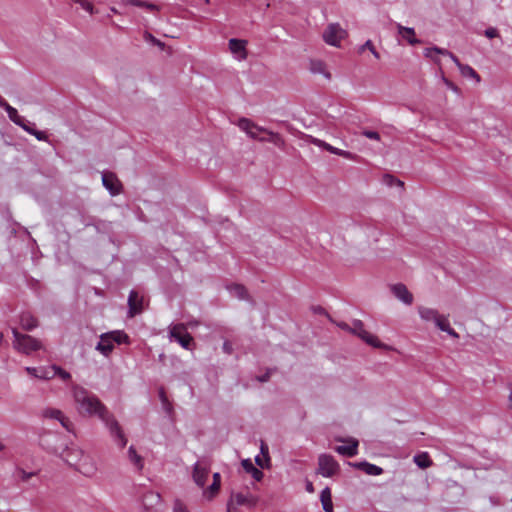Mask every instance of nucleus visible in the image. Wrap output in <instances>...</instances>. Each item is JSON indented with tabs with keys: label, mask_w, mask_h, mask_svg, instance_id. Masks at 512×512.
<instances>
[{
	"label": "nucleus",
	"mask_w": 512,
	"mask_h": 512,
	"mask_svg": "<svg viewBox=\"0 0 512 512\" xmlns=\"http://www.w3.org/2000/svg\"><path fill=\"white\" fill-rule=\"evenodd\" d=\"M484 35L489 38V39H492V38H496V37H499V32L496 28L494 27H489L487 28L485 31H484Z\"/></svg>",
	"instance_id": "nucleus-44"
},
{
	"label": "nucleus",
	"mask_w": 512,
	"mask_h": 512,
	"mask_svg": "<svg viewBox=\"0 0 512 512\" xmlns=\"http://www.w3.org/2000/svg\"><path fill=\"white\" fill-rule=\"evenodd\" d=\"M362 134H363L365 137L369 138V139L377 140V141H379V140H380V134H379L378 132H376V131L364 130V131L362 132Z\"/></svg>",
	"instance_id": "nucleus-45"
},
{
	"label": "nucleus",
	"mask_w": 512,
	"mask_h": 512,
	"mask_svg": "<svg viewBox=\"0 0 512 512\" xmlns=\"http://www.w3.org/2000/svg\"><path fill=\"white\" fill-rule=\"evenodd\" d=\"M398 34H400L410 45H416L420 43V40L415 37L414 28L404 27L401 24L396 25Z\"/></svg>",
	"instance_id": "nucleus-22"
},
{
	"label": "nucleus",
	"mask_w": 512,
	"mask_h": 512,
	"mask_svg": "<svg viewBox=\"0 0 512 512\" xmlns=\"http://www.w3.org/2000/svg\"><path fill=\"white\" fill-rule=\"evenodd\" d=\"M24 131H26L29 134H33V131L35 130L34 124H31L26 119L22 122V125H19Z\"/></svg>",
	"instance_id": "nucleus-46"
},
{
	"label": "nucleus",
	"mask_w": 512,
	"mask_h": 512,
	"mask_svg": "<svg viewBox=\"0 0 512 512\" xmlns=\"http://www.w3.org/2000/svg\"><path fill=\"white\" fill-rule=\"evenodd\" d=\"M245 45L246 41L244 40L235 38L229 40V49L231 50V52L234 54L243 53V58L246 57Z\"/></svg>",
	"instance_id": "nucleus-30"
},
{
	"label": "nucleus",
	"mask_w": 512,
	"mask_h": 512,
	"mask_svg": "<svg viewBox=\"0 0 512 512\" xmlns=\"http://www.w3.org/2000/svg\"><path fill=\"white\" fill-rule=\"evenodd\" d=\"M346 36V31L339 24H330L323 33L324 41L332 46L338 47L340 41Z\"/></svg>",
	"instance_id": "nucleus-9"
},
{
	"label": "nucleus",
	"mask_w": 512,
	"mask_h": 512,
	"mask_svg": "<svg viewBox=\"0 0 512 512\" xmlns=\"http://www.w3.org/2000/svg\"><path fill=\"white\" fill-rule=\"evenodd\" d=\"M417 310H418L420 318L427 322H429V321L435 322V320L437 319V317L439 315V312L433 308L419 306L417 308Z\"/></svg>",
	"instance_id": "nucleus-24"
},
{
	"label": "nucleus",
	"mask_w": 512,
	"mask_h": 512,
	"mask_svg": "<svg viewBox=\"0 0 512 512\" xmlns=\"http://www.w3.org/2000/svg\"><path fill=\"white\" fill-rule=\"evenodd\" d=\"M77 3L90 14H94L93 4L89 0H80Z\"/></svg>",
	"instance_id": "nucleus-43"
},
{
	"label": "nucleus",
	"mask_w": 512,
	"mask_h": 512,
	"mask_svg": "<svg viewBox=\"0 0 512 512\" xmlns=\"http://www.w3.org/2000/svg\"><path fill=\"white\" fill-rule=\"evenodd\" d=\"M390 289L393 295L406 305H411L413 303L414 297L412 293L408 290L406 285L402 283H397L391 285Z\"/></svg>",
	"instance_id": "nucleus-12"
},
{
	"label": "nucleus",
	"mask_w": 512,
	"mask_h": 512,
	"mask_svg": "<svg viewBox=\"0 0 512 512\" xmlns=\"http://www.w3.org/2000/svg\"><path fill=\"white\" fill-rule=\"evenodd\" d=\"M213 482L217 483V484H221V477H220L219 473H214L213 474Z\"/></svg>",
	"instance_id": "nucleus-62"
},
{
	"label": "nucleus",
	"mask_w": 512,
	"mask_h": 512,
	"mask_svg": "<svg viewBox=\"0 0 512 512\" xmlns=\"http://www.w3.org/2000/svg\"><path fill=\"white\" fill-rule=\"evenodd\" d=\"M434 49H435V47H432V48H426V49L424 50V55H425V57H427V58H431L433 61L438 62V60H437L436 58H434V57H433V53H435Z\"/></svg>",
	"instance_id": "nucleus-53"
},
{
	"label": "nucleus",
	"mask_w": 512,
	"mask_h": 512,
	"mask_svg": "<svg viewBox=\"0 0 512 512\" xmlns=\"http://www.w3.org/2000/svg\"><path fill=\"white\" fill-rule=\"evenodd\" d=\"M242 467L245 472L251 474L254 480L261 481L264 474L261 470L256 468L250 459H245L242 461Z\"/></svg>",
	"instance_id": "nucleus-23"
},
{
	"label": "nucleus",
	"mask_w": 512,
	"mask_h": 512,
	"mask_svg": "<svg viewBox=\"0 0 512 512\" xmlns=\"http://www.w3.org/2000/svg\"><path fill=\"white\" fill-rule=\"evenodd\" d=\"M125 3L133 5V6H137V7L146 8V9H149L151 11H154V10L158 11L159 10L157 5H155L153 3H149V2L143 1V0H125Z\"/></svg>",
	"instance_id": "nucleus-36"
},
{
	"label": "nucleus",
	"mask_w": 512,
	"mask_h": 512,
	"mask_svg": "<svg viewBox=\"0 0 512 512\" xmlns=\"http://www.w3.org/2000/svg\"><path fill=\"white\" fill-rule=\"evenodd\" d=\"M413 461L421 469L429 468L433 464L427 452H422L415 455Z\"/></svg>",
	"instance_id": "nucleus-28"
},
{
	"label": "nucleus",
	"mask_w": 512,
	"mask_h": 512,
	"mask_svg": "<svg viewBox=\"0 0 512 512\" xmlns=\"http://www.w3.org/2000/svg\"><path fill=\"white\" fill-rule=\"evenodd\" d=\"M26 372L38 379L41 380H50L55 377V373L51 369V366L49 367H26Z\"/></svg>",
	"instance_id": "nucleus-16"
},
{
	"label": "nucleus",
	"mask_w": 512,
	"mask_h": 512,
	"mask_svg": "<svg viewBox=\"0 0 512 512\" xmlns=\"http://www.w3.org/2000/svg\"><path fill=\"white\" fill-rule=\"evenodd\" d=\"M72 395L80 415L98 416L109 428L112 437L120 447L123 448L126 445L127 439L118 421L109 413L108 409L96 395L78 385L72 387Z\"/></svg>",
	"instance_id": "nucleus-1"
},
{
	"label": "nucleus",
	"mask_w": 512,
	"mask_h": 512,
	"mask_svg": "<svg viewBox=\"0 0 512 512\" xmlns=\"http://www.w3.org/2000/svg\"><path fill=\"white\" fill-rule=\"evenodd\" d=\"M40 446L47 452L61 457L67 446L64 438L55 432H45L39 438Z\"/></svg>",
	"instance_id": "nucleus-4"
},
{
	"label": "nucleus",
	"mask_w": 512,
	"mask_h": 512,
	"mask_svg": "<svg viewBox=\"0 0 512 512\" xmlns=\"http://www.w3.org/2000/svg\"><path fill=\"white\" fill-rule=\"evenodd\" d=\"M434 323L441 331L444 332L450 327L448 318L445 315L439 314Z\"/></svg>",
	"instance_id": "nucleus-37"
},
{
	"label": "nucleus",
	"mask_w": 512,
	"mask_h": 512,
	"mask_svg": "<svg viewBox=\"0 0 512 512\" xmlns=\"http://www.w3.org/2000/svg\"><path fill=\"white\" fill-rule=\"evenodd\" d=\"M320 500L325 512H333V503L329 487H326L321 491Z\"/></svg>",
	"instance_id": "nucleus-25"
},
{
	"label": "nucleus",
	"mask_w": 512,
	"mask_h": 512,
	"mask_svg": "<svg viewBox=\"0 0 512 512\" xmlns=\"http://www.w3.org/2000/svg\"><path fill=\"white\" fill-rule=\"evenodd\" d=\"M449 57L452 59V61L457 65L458 68L462 65V63L459 61L458 57L455 56L452 52H450Z\"/></svg>",
	"instance_id": "nucleus-61"
},
{
	"label": "nucleus",
	"mask_w": 512,
	"mask_h": 512,
	"mask_svg": "<svg viewBox=\"0 0 512 512\" xmlns=\"http://www.w3.org/2000/svg\"><path fill=\"white\" fill-rule=\"evenodd\" d=\"M310 142H311L312 144H315V145H317V146L321 147V148L324 146V141H322V140H320V139H317V138H314V137H312V136H310Z\"/></svg>",
	"instance_id": "nucleus-58"
},
{
	"label": "nucleus",
	"mask_w": 512,
	"mask_h": 512,
	"mask_svg": "<svg viewBox=\"0 0 512 512\" xmlns=\"http://www.w3.org/2000/svg\"><path fill=\"white\" fill-rule=\"evenodd\" d=\"M6 112L8 114L9 119L12 122H14L18 126L22 125V122L25 120V118L20 116L18 114V111L14 107H12V106L6 107Z\"/></svg>",
	"instance_id": "nucleus-34"
},
{
	"label": "nucleus",
	"mask_w": 512,
	"mask_h": 512,
	"mask_svg": "<svg viewBox=\"0 0 512 512\" xmlns=\"http://www.w3.org/2000/svg\"><path fill=\"white\" fill-rule=\"evenodd\" d=\"M128 457L130 461L138 468L142 469L143 467V459L140 455L137 454L135 448L130 446L128 449Z\"/></svg>",
	"instance_id": "nucleus-33"
},
{
	"label": "nucleus",
	"mask_w": 512,
	"mask_h": 512,
	"mask_svg": "<svg viewBox=\"0 0 512 512\" xmlns=\"http://www.w3.org/2000/svg\"><path fill=\"white\" fill-rule=\"evenodd\" d=\"M12 334L14 337L13 347L23 354L29 355L43 348L40 340L28 334L20 333L17 328H12Z\"/></svg>",
	"instance_id": "nucleus-3"
},
{
	"label": "nucleus",
	"mask_w": 512,
	"mask_h": 512,
	"mask_svg": "<svg viewBox=\"0 0 512 512\" xmlns=\"http://www.w3.org/2000/svg\"><path fill=\"white\" fill-rule=\"evenodd\" d=\"M365 49H368V51H370L373 56L376 58V59H380V54L378 53V51L375 49L373 43L371 40H367L360 48H359V53H362Z\"/></svg>",
	"instance_id": "nucleus-40"
},
{
	"label": "nucleus",
	"mask_w": 512,
	"mask_h": 512,
	"mask_svg": "<svg viewBox=\"0 0 512 512\" xmlns=\"http://www.w3.org/2000/svg\"><path fill=\"white\" fill-rule=\"evenodd\" d=\"M19 323L21 328L26 331H32L39 325L38 319L27 311L19 315Z\"/></svg>",
	"instance_id": "nucleus-17"
},
{
	"label": "nucleus",
	"mask_w": 512,
	"mask_h": 512,
	"mask_svg": "<svg viewBox=\"0 0 512 512\" xmlns=\"http://www.w3.org/2000/svg\"><path fill=\"white\" fill-rule=\"evenodd\" d=\"M159 395H160V399L163 403H166L167 402V398H166V395H165V392L163 389L160 390L159 392Z\"/></svg>",
	"instance_id": "nucleus-63"
},
{
	"label": "nucleus",
	"mask_w": 512,
	"mask_h": 512,
	"mask_svg": "<svg viewBox=\"0 0 512 512\" xmlns=\"http://www.w3.org/2000/svg\"><path fill=\"white\" fill-rule=\"evenodd\" d=\"M310 70L314 74H323L325 78L331 79V74L326 71L325 63L320 60H311Z\"/></svg>",
	"instance_id": "nucleus-27"
},
{
	"label": "nucleus",
	"mask_w": 512,
	"mask_h": 512,
	"mask_svg": "<svg viewBox=\"0 0 512 512\" xmlns=\"http://www.w3.org/2000/svg\"><path fill=\"white\" fill-rule=\"evenodd\" d=\"M385 178L389 180L388 181L389 185H391L393 182H395L398 186H401V187L404 186V183L401 180L395 179L392 175H386Z\"/></svg>",
	"instance_id": "nucleus-54"
},
{
	"label": "nucleus",
	"mask_w": 512,
	"mask_h": 512,
	"mask_svg": "<svg viewBox=\"0 0 512 512\" xmlns=\"http://www.w3.org/2000/svg\"><path fill=\"white\" fill-rule=\"evenodd\" d=\"M238 126L241 130L245 131L248 136L254 140H259L261 142L266 141L265 137H261L260 133H266L267 129L258 126L254 122H252L248 118H240L238 120Z\"/></svg>",
	"instance_id": "nucleus-8"
},
{
	"label": "nucleus",
	"mask_w": 512,
	"mask_h": 512,
	"mask_svg": "<svg viewBox=\"0 0 512 512\" xmlns=\"http://www.w3.org/2000/svg\"><path fill=\"white\" fill-rule=\"evenodd\" d=\"M227 512H238V506L235 505L230 500H228V502H227Z\"/></svg>",
	"instance_id": "nucleus-56"
},
{
	"label": "nucleus",
	"mask_w": 512,
	"mask_h": 512,
	"mask_svg": "<svg viewBox=\"0 0 512 512\" xmlns=\"http://www.w3.org/2000/svg\"><path fill=\"white\" fill-rule=\"evenodd\" d=\"M322 148L332 154L342 156L347 159L355 158V155L352 154L351 152L335 148V147L331 146L330 144L326 143L325 141H324V146Z\"/></svg>",
	"instance_id": "nucleus-31"
},
{
	"label": "nucleus",
	"mask_w": 512,
	"mask_h": 512,
	"mask_svg": "<svg viewBox=\"0 0 512 512\" xmlns=\"http://www.w3.org/2000/svg\"><path fill=\"white\" fill-rule=\"evenodd\" d=\"M51 369L55 373V376L60 377L63 381H68L71 379V374L66 370L62 369L61 367L57 365H52Z\"/></svg>",
	"instance_id": "nucleus-38"
},
{
	"label": "nucleus",
	"mask_w": 512,
	"mask_h": 512,
	"mask_svg": "<svg viewBox=\"0 0 512 512\" xmlns=\"http://www.w3.org/2000/svg\"><path fill=\"white\" fill-rule=\"evenodd\" d=\"M220 484L212 482V484L208 487L207 490L204 491V496L211 500L215 497V495L219 492Z\"/></svg>",
	"instance_id": "nucleus-39"
},
{
	"label": "nucleus",
	"mask_w": 512,
	"mask_h": 512,
	"mask_svg": "<svg viewBox=\"0 0 512 512\" xmlns=\"http://www.w3.org/2000/svg\"><path fill=\"white\" fill-rule=\"evenodd\" d=\"M434 51L437 54H441V55H445V56H449V54H450V51H448L447 49L439 48V47H436V46H435Z\"/></svg>",
	"instance_id": "nucleus-57"
},
{
	"label": "nucleus",
	"mask_w": 512,
	"mask_h": 512,
	"mask_svg": "<svg viewBox=\"0 0 512 512\" xmlns=\"http://www.w3.org/2000/svg\"><path fill=\"white\" fill-rule=\"evenodd\" d=\"M169 337L187 350H190L194 344L193 337L187 332V327L183 323L170 325Z\"/></svg>",
	"instance_id": "nucleus-5"
},
{
	"label": "nucleus",
	"mask_w": 512,
	"mask_h": 512,
	"mask_svg": "<svg viewBox=\"0 0 512 512\" xmlns=\"http://www.w3.org/2000/svg\"><path fill=\"white\" fill-rule=\"evenodd\" d=\"M209 476V469L203 467L199 462L194 465L193 479L199 487H204Z\"/></svg>",
	"instance_id": "nucleus-18"
},
{
	"label": "nucleus",
	"mask_w": 512,
	"mask_h": 512,
	"mask_svg": "<svg viewBox=\"0 0 512 512\" xmlns=\"http://www.w3.org/2000/svg\"><path fill=\"white\" fill-rule=\"evenodd\" d=\"M129 313L131 316L138 314L142 311V298L139 297L138 293L132 290L128 297Z\"/></svg>",
	"instance_id": "nucleus-19"
},
{
	"label": "nucleus",
	"mask_w": 512,
	"mask_h": 512,
	"mask_svg": "<svg viewBox=\"0 0 512 512\" xmlns=\"http://www.w3.org/2000/svg\"><path fill=\"white\" fill-rule=\"evenodd\" d=\"M271 372H272V369H268L264 375L257 377V380L259 382H267L270 379Z\"/></svg>",
	"instance_id": "nucleus-55"
},
{
	"label": "nucleus",
	"mask_w": 512,
	"mask_h": 512,
	"mask_svg": "<svg viewBox=\"0 0 512 512\" xmlns=\"http://www.w3.org/2000/svg\"><path fill=\"white\" fill-rule=\"evenodd\" d=\"M32 135L35 136L36 139L39 140V141H47L48 140V137H47L46 133L43 132V131H39V130L35 129L33 131Z\"/></svg>",
	"instance_id": "nucleus-49"
},
{
	"label": "nucleus",
	"mask_w": 512,
	"mask_h": 512,
	"mask_svg": "<svg viewBox=\"0 0 512 512\" xmlns=\"http://www.w3.org/2000/svg\"><path fill=\"white\" fill-rule=\"evenodd\" d=\"M173 512H190L187 506L181 500H175L173 504Z\"/></svg>",
	"instance_id": "nucleus-42"
},
{
	"label": "nucleus",
	"mask_w": 512,
	"mask_h": 512,
	"mask_svg": "<svg viewBox=\"0 0 512 512\" xmlns=\"http://www.w3.org/2000/svg\"><path fill=\"white\" fill-rule=\"evenodd\" d=\"M223 351L226 353V354H232L233 352V346H232V343L229 342V341H225L223 343V347H222Z\"/></svg>",
	"instance_id": "nucleus-52"
},
{
	"label": "nucleus",
	"mask_w": 512,
	"mask_h": 512,
	"mask_svg": "<svg viewBox=\"0 0 512 512\" xmlns=\"http://www.w3.org/2000/svg\"><path fill=\"white\" fill-rule=\"evenodd\" d=\"M144 39L148 42H151L153 45L158 46L160 49L165 48V43L155 38L151 33L145 32Z\"/></svg>",
	"instance_id": "nucleus-41"
},
{
	"label": "nucleus",
	"mask_w": 512,
	"mask_h": 512,
	"mask_svg": "<svg viewBox=\"0 0 512 512\" xmlns=\"http://www.w3.org/2000/svg\"><path fill=\"white\" fill-rule=\"evenodd\" d=\"M229 500L238 507L247 506L248 508H253L257 504V498L250 493H233Z\"/></svg>",
	"instance_id": "nucleus-15"
},
{
	"label": "nucleus",
	"mask_w": 512,
	"mask_h": 512,
	"mask_svg": "<svg viewBox=\"0 0 512 512\" xmlns=\"http://www.w3.org/2000/svg\"><path fill=\"white\" fill-rule=\"evenodd\" d=\"M43 415L44 417L46 418H50V419H56L58 420L61 425L67 430V431H72V428H73V424L72 422L69 420V418H67L63 413L62 411L58 410V409H53V408H48L46 410H44L43 412Z\"/></svg>",
	"instance_id": "nucleus-14"
},
{
	"label": "nucleus",
	"mask_w": 512,
	"mask_h": 512,
	"mask_svg": "<svg viewBox=\"0 0 512 512\" xmlns=\"http://www.w3.org/2000/svg\"><path fill=\"white\" fill-rule=\"evenodd\" d=\"M255 462L261 468H266V467L269 466V462L265 461V457L264 456H256Z\"/></svg>",
	"instance_id": "nucleus-51"
},
{
	"label": "nucleus",
	"mask_w": 512,
	"mask_h": 512,
	"mask_svg": "<svg viewBox=\"0 0 512 512\" xmlns=\"http://www.w3.org/2000/svg\"><path fill=\"white\" fill-rule=\"evenodd\" d=\"M19 477L22 481H28L30 478H32L35 473L34 472H26L24 470H19Z\"/></svg>",
	"instance_id": "nucleus-48"
},
{
	"label": "nucleus",
	"mask_w": 512,
	"mask_h": 512,
	"mask_svg": "<svg viewBox=\"0 0 512 512\" xmlns=\"http://www.w3.org/2000/svg\"><path fill=\"white\" fill-rule=\"evenodd\" d=\"M103 186L109 190L111 195H118L122 190V184L117 176L112 172H106L102 175Z\"/></svg>",
	"instance_id": "nucleus-11"
},
{
	"label": "nucleus",
	"mask_w": 512,
	"mask_h": 512,
	"mask_svg": "<svg viewBox=\"0 0 512 512\" xmlns=\"http://www.w3.org/2000/svg\"><path fill=\"white\" fill-rule=\"evenodd\" d=\"M0 106L6 110V107L10 106L5 99L0 97Z\"/></svg>",
	"instance_id": "nucleus-64"
},
{
	"label": "nucleus",
	"mask_w": 512,
	"mask_h": 512,
	"mask_svg": "<svg viewBox=\"0 0 512 512\" xmlns=\"http://www.w3.org/2000/svg\"><path fill=\"white\" fill-rule=\"evenodd\" d=\"M24 131H26L29 134H33V131L35 130L34 124H31L26 119L22 122V125H19Z\"/></svg>",
	"instance_id": "nucleus-47"
},
{
	"label": "nucleus",
	"mask_w": 512,
	"mask_h": 512,
	"mask_svg": "<svg viewBox=\"0 0 512 512\" xmlns=\"http://www.w3.org/2000/svg\"><path fill=\"white\" fill-rule=\"evenodd\" d=\"M228 289L235 297H237L240 300L250 299L247 289L245 288V286L241 284H232L228 286Z\"/></svg>",
	"instance_id": "nucleus-26"
},
{
	"label": "nucleus",
	"mask_w": 512,
	"mask_h": 512,
	"mask_svg": "<svg viewBox=\"0 0 512 512\" xmlns=\"http://www.w3.org/2000/svg\"><path fill=\"white\" fill-rule=\"evenodd\" d=\"M462 76L464 77H471L476 79L477 82H480V76L479 74L469 65L462 64L459 68Z\"/></svg>",
	"instance_id": "nucleus-35"
},
{
	"label": "nucleus",
	"mask_w": 512,
	"mask_h": 512,
	"mask_svg": "<svg viewBox=\"0 0 512 512\" xmlns=\"http://www.w3.org/2000/svg\"><path fill=\"white\" fill-rule=\"evenodd\" d=\"M339 464L333 456L321 454L318 458V473L323 477H333L339 472Z\"/></svg>",
	"instance_id": "nucleus-7"
},
{
	"label": "nucleus",
	"mask_w": 512,
	"mask_h": 512,
	"mask_svg": "<svg viewBox=\"0 0 512 512\" xmlns=\"http://www.w3.org/2000/svg\"><path fill=\"white\" fill-rule=\"evenodd\" d=\"M352 465L355 468L364 471L368 475L378 476L383 473V469L381 467L366 461L353 463Z\"/></svg>",
	"instance_id": "nucleus-21"
},
{
	"label": "nucleus",
	"mask_w": 512,
	"mask_h": 512,
	"mask_svg": "<svg viewBox=\"0 0 512 512\" xmlns=\"http://www.w3.org/2000/svg\"><path fill=\"white\" fill-rule=\"evenodd\" d=\"M348 442L350 443L349 445L337 446L335 448V451L337 453L347 456V457H353V456L357 455L358 444H359L358 440L351 438V439H349Z\"/></svg>",
	"instance_id": "nucleus-20"
},
{
	"label": "nucleus",
	"mask_w": 512,
	"mask_h": 512,
	"mask_svg": "<svg viewBox=\"0 0 512 512\" xmlns=\"http://www.w3.org/2000/svg\"><path fill=\"white\" fill-rule=\"evenodd\" d=\"M129 336L122 330H115L107 333H103L100 336V340L97 343L95 349L99 351L102 355L105 357H108L113 349H114V343L122 344L126 343L128 344Z\"/></svg>",
	"instance_id": "nucleus-2"
},
{
	"label": "nucleus",
	"mask_w": 512,
	"mask_h": 512,
	"mask_svg": "<svg viewBox=\"0 0 512 512\" xmlns=\"http://www.w3.org/2000/svg\"><path fill=\"white\" fill-rule=\"evenodd\" d=\"M84 451L78 447H67L65 448L64 453H62L61 458L70 466L76 467L82 456L84 455Z\"/></svg>",
	"instance_id": "nucleus-13"
},
{
	"label": "nucleus",
	"mask_w": 512,
	"mask_h": 512,
	"mask_svg": "<svg viewBox=\"0 0 512 512\" xmlns=\"http://www.w3.org/2000/svg\"><path fill=\"white\" fill-rule=\"evenodd\" d=\"M161 501V497L158 493L153 491H149L143 495V505L146 508H151L155 505H158Z\"/></svg>",
	"instance_id": "nucleus-29"
},
{
	"label": "nucleus",
	"mask_w": 512,
	"mask_h": 512,
	"mask_svg": "<svg viewBox=\"0 0 512 512\" xmlns=\"http://www.w3.org/2000/svg\"><path fill=\"white\" fill-rule=\"evenodd\" d=\"M337 326H338L339 328H341L342 330H345V331H348V332H350V331H351V326H350V325H348V324H347V323H345V322H338V323H337Z\"/></svg>",
	"instance_id": "nucleus-59"
},
{
	"label": "nucleus",
	"mask_w": 512,
	"mask_h": 512,
	"mask_svg": "<svg viewBox=\"0 0 512 512\" xmlns=\"http://www.w3.org/2000/svg\"><path fill=\"white\" fill-rule=\"evenodd\" d=\"M445 332L453 338H459V334L451 327H449Z\"/></svg>",
	"instance_id": "nucleus-60"
},
{
	"label": "nucleus",
	"mask_w": 512,
	"mask_h": 512,
	"mask_svg": "<svg viewBox=\"0 0 512 512\" xmlns=\"http://www.w3.org/2000/svg\"><path fill=\"white\" fill-rule=\"evenodd\" d=\"M265 134L268 135V137H265V142H271L280 148H282L285 145V141L280 134L268 130Z\"/></svg>",
	"instance_id": "nucleus-32"
},
{
	"label": "nucleus",
	"mask_w": 512,
	"mask_h": 512,
	"mask_svg": "<svg viewBox=\"0 0 512 512\" xmlns=\"http://www.w3.org/2000/svg\"><path fill=\"white\" fill-rule=\"evenodd\" d=\"M260 450H261L262 456L265 457V461L270 462L269 449H268V446L264 442L261 443Z\"/></svg>",
	"instance_id": "nucleus-50"
},
{
	"label": "nucleus",
	"mask_w": 512,
	"mask_h": 512,
	"mask_svg": "<svg viewBox=\"0 0 512 512\" xmlns=\"http://www.w3.org/2000/svg\"><path fill=\"white\" fill-rule=\"evenodd\" d=\"M350 333L357 335L360 339L372 347L387 348V346L381 343L375 335L364 329V324L361 320H354L352 322Z\"/></svg>",
	"instance_id": "nucleus-6"
},
{
	"label": "nucleus",
	"mask_w": 512,
	"mask_h": 512,
	"mask_svg": "<svg viewBox=\"0 0 512 512\" xmlns=\"http://www.w3.org/2000/svg\"><path fill=\"white\" fill-rule=\"evenodd\" d=\"M75 470L86 477H92L97 472V464L91 455L84 453Z\"/></svg>",
	"instance_id": "nucleus-10"
}]
</instances>
